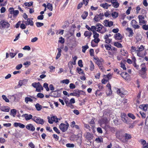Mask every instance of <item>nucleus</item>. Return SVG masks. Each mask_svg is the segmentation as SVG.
Instances as JSON below:
<instances>
[{
    "label": "nucleus",
    "mask_w": 148,
    "mask_h": 148,
    "mask_svg": "<svg viewBox=\"0 0 148 148\" xmlns=\"http://www.w3.org/2000/svg\"><path fill=\"white\" fill-rule=\"evenodd\" d=\"M37 84H38V85L37 88L36 89V91L38 92H40L41 90H43V88L39 82H38Z\"/></svg>",
    "instance_id": "1a4fd4ad"
},
{
    "label": "nucleus",
    "mask_w": 148,
    "mask_h": 148,
    "mask_svg": "<svg viewBox=\"0 0 148 148\" xmlns=\"http://www.w3.org/2000/svg\"><path fill=\"white\" fill-rule=\"evenodd\" d=\"M127 115L129 117L133 119H135V116L132 113H128Z\"/></svg>",
    "instance_id": "e433bc0d"
},
{
    "label": "nucleus",
    "mask_w": 148,
    "mask_h": 148,
    "mask_svg": "<svg viewBox=\"0 0 148 148\" xmlns=\"http://www.w3.org/2000/svg\"><path fill=\"white\" fill-rule=\"evenodd\" d=\"M2 97L6 102H9V100L7 98V97L5 95H2Z\"/></svg>",
    "instance_id": "49530a36"
},
{
    "label": "nucleus",
    "mask_w": 148,
    "mask_h": 148,
    "mask_svg": "<svg viewBox=\"0 0 148 148\" xmlns=\"http://www.w3.org/2000/svg\"><path fill=\"white\" fill-rule=\"evenodd\" d=\"M93 37L94 39H96L98 38L99 37V34L97 33L96 32H93Z\"/></svg>",
    "instance_id": "473e14b6"
},
{
    "label": "nucleus",
    "mask_w": 148,
    "mask_h": 148,
    "mask_svg": "<svg viewBox=\"0 0 148 148\" xmlns=\"http://www.w3.org/2000/svg\"><path fill=\"white\" fill-rule=\"evenodd\" d=\"M125 138L126 139H129L131 138L130 135L127 133H125Z\"/></svg>",
    "instance_id": "c9c22d12"
},
{
    "label": "nucleus",
    "mask_w": 148,
    "mask_h": 148,
    "mask_svg": "<svg viewBox=\"0 0 148 148\" xmlns=\"http://www.w3.org/2000/svg\"><path fill=\"white\" fill-rule=\"evenodd\" d=\"M111 45L110 46L106 44L105 45V47L106 48V49L108 50H111Z\"/></svg>",
    "instance_id": "3c124183"
},
{
    "label": "nucleus",
    "mask_w": 148,
    "mask_h": 148,
    "mask_svg": "<svg viewBox=\"0 0 148 148\" xmlns=\"http://www.w3.org/2000/svg\"><path fill=\"white\" fill-rule=\"evenodd\" d=\"M10 25V24L4 20H2L0 22V29H1L8 28Z\"/></svg>",
    "instance_id": "f257e3e1"
},
{
    "label": "nucleus",
    "mask_w": 148,
    "mask_h": 148,
    "mask_svg": "<svg viewBox=\"0 0 148 148\" xmlns=\"http://www.w3.org/2000/svg\"><path fill=\"white\" fill-rule=\"evenodd\" d=\"M24 4L25 5V6L30 7L33 4V2H30L29 3L27 2H25V3Z\"/></svg>",
    "instance_id": "f704fd0d"
},
{
    "label": "nucleus",
    "mask_w": 148,
    "mask_h": 148,
    "mask_svg": "<svg viewBox=\"0 0 148 148\" xmlns=\"http://www.w3.org/2000/svg\"><path fill=\"white\" fill-rule=\"evenodd\" d=\"M121 67L124 70H126V68L125 66V65L124 64L122 63V62H121Z\"/></svg>",
    "instance_id": "e2e57ef3"
},
{
    "label": "nucleus",
    "mask_w": 148,
    "mask_h": 148,
    "mask_svg": "<svg viewBox=\"0 0 148 148\" xmlns=\"http://www.w3.org/2000/svg\"><path fill=\"white\" fill-rule=\"evenodd\" d=\"M78 64L80 67H82L83 66V65L82 64V60H80L78 61Z\"/></svg>",
    "instance_id": "de8ad7c7"
},
{
    "label": "nucleus",
    "mask_w": 148,
    "mask_h": 148,
    "mask_svg": "<svg viewBox=\"0 0 148 148\" xmlns=\"http://www.w3.org/2000/svg\"><path fill=\"white\" fill-rule=\"evenodd\" d=\"M32 117L33 116L31 114H29V115L27 114L26 116H25V119L26 120L28 121L30 119H32H32H33Z\"/></svg>",
    "instance_id": "5701e85b"
},
{
    "label": "nucleus",
    "mask_w": 148,
    "mask_h": 148,
    "mask_svg": "<svg viewBox=\"0 0 148 148\" xmlns=\"http://www.w3.org/2000/svg\"><path fill=\"white\" fill-rule=\"evenodd\" d=\"M114 37L115 39L118 40L122 39L123 38L121 34L119 33L116 34Z\"/></svg>",
    "instance_id": "ddd939ff"
},
{
    "label": "nucleus",
    "mask_w": 148,
    "mask_h": 148,
    "mask_svg": "<svg viewBox=\"0 0 148 148\" xmlns=\"http://www.w3.org/2000/svg\"><path fill=\"white\" fill-rule=\"evenodd\" d=\"M37 97L38 98H42L44 97V95L42 93L40 92L38 93L37 94Z\"/></svg>",
    "instance_id": "72a5a7b5"
},
{
    "label": "nucleus",
    "mask_w": 148,
    "mask_h": 148,
    "mask_svg": "<svg viewBox=\"0 0 148 148\" xmlns=\"http://www.w3.org/2000/svg\"><path fill=\"white\" fill-rule=\"evenodd\" d=\"M108 5V4L107 3H105L104 4H101L100 5L105 9H107L108 7L107 5Z\"/></svg>",
    "instance_id": "a18cd8bd"
},
{
    "label": "nucleus",
    "mask_w": 148,
    "mask_h": 148,
    "mask_svg": "<svg viewBox=\"0 0 148 148\" xmlns=\"http://www.w3.org/2000/svg\"><path fill=\"white\" fill-rule=\"evenodd\" d=\"M25 25H30L31 26H33L34 23L32 20H31L30 18H27V21L25 22Z\"/></svg>",
    "instance_id": "f8f14e48"
},
{
    "label": "nucleus",
    "mask_w": 148,
    "mask_h": 148,
    "mask_svg": "<svg viewBox=\"0 0 148 148\" xmlns=\"http://www.w3.org/2000/svg\"><path fill=\"white\" fill-rule=\"evenodd\" d=\"M9 11L11 14H13L14 18L16 17L19 13V12L18 10H14V8L11 7L9 8Z\"/></svg>",
    "instance_id": "20e7f679"
},
{
    "label": "nucleus",
    "mask_w": 148,
    "mask_h": 148,
    "mask_svg": "<svg viewBox=\"0 0 148 148\" xmlns=\"http://www.w3.org/2000/svg\"><path fill=\"white\" fill-rule=\"evenodd\" d=\"M99 92L100 90H97L95 93L96 95H98L99 96H101L102 93H101Z\"/></svg>",
    "instance_id": "5fc2aeb1"
},
{
    "label": "nucleus",
    "mask_w": 148,
    "mask_h": 148,
    "mask_svg": "<svg viewBox=\"0 0 148 148\" xmlns=\"http://www.w3.org/2000/svg\"><path fill=\"white\" fill-rule=\"evenodd\" d=\"M69 87L71 89H73L75 88V86L73 84L71 83L70 84Z\"/></svg>",
    "instance_id": "6e6d98bb"
},
{
    "label": "nucleus",
    "mask_w": 148,
    "mask_h": 148,
    "mask_svg": "<svg viewBox=\"0 0 148 148\" xmlns=\"http://www.w3.org/2000/svg\"><path fill=\"white\" fill-rule=\"evenodd\" d=\"M16 110L15 109H12L10 111V115H12L14 117H15L16 114Z\"/></svg>",
    "instance_id": "a211bd4d"
},
{
    "label": "nucleus",
    "mask_w": 148,
    "mask_h": 148,
    "mask_svg": "<svg viewBox=\"0 0 148 148\" xmlns=\"http://www.w3.org/2000/svg\"><path fill=\"white\" fill-rule=\"evenodd\" d=\"M90 55L91 56H94V50L93 49H90Z\"/></svg>",
    "instance_id": "bf43d9fd"
},
{
    "label": "nucleus",
    "mask_w": 148,
    "mask_h": 148,
    "mask_svg": "<svg viewBox=\"0 0 148 148\" xmlns=\"http://www.w3.org/2000/svg\"><path fill=\"white\" fill-rule=\"evenodd\" d=\"M35 106L36 108L38 111H40L42 108V106L38 103H37Z\"/></svg>",
    "instance_id": "412c9836"
},
{
    "label": "nucleus",
    "mask_w": 148,
    "mask_h": 148,
    "mask_svg": "<svg viewBox=\"0 0 148 148\" xmlns=\"http://www.w3.org/2000/svg\"><path fill=\"white\" fill-rule=\"evenodd\" d=\"M89 48L88 46L86 45L82 47V51L83 53H85L87 49Z\"/></svg>",
    "instance_id": "2f4dec72"
},
{
    "label": "nucleus",
    "mask_w": 148,
    "mask_h": 148,
    "mask_svg": "<svg viewBox=\"0 0 148 148\" xmlns=\"http://www.w3.org/2000/svg\"><path fill=\"white\" fill-rule=\"evenodd\" d=\"M126 30H127L129 32L130 34V36H133V35L134 34V33L133 32L131 28H129V27H127L126 29Z\"/></svg>",
    "instance_id": "393cba45"
},
{
    "label": "nucleus",
    "mask_w": 148,
    "mask_h": 148,
    "mask_svg": "<svg viewBox=\"0 0 148 148\" xmlns=\"http://www.w3.org/2000/svg\"><path fill=\"white\" fill-rule=\"evenodd\" d=\"M73 62L70 61L68 64V66L69 69L70 70H72L73 66Z\"/></svg>",
    "instance_id": "c85d7f7f"
},
{
    "label": "nucleus",
    "mask_w": 148,
    "mask_h": 148,
    "mask_svg": "<svg viewBox=\"0 0 148 148\" xmlns=\"http://www.w3.org/2000/svg\"><path fill=\"white\" fill-rule=\"evenodd\" d=\"M47 9H49L50 11H52L53 7L51 4L50 3H48L47 5Z\"/></svg>",
    "instance_id": "b1692460"
},
{
    "label": "nucleus",
    "mask_w": 148,
    "mask_h": 148,
    "mask_svg": "<svg viewBox=\"0 0 148 148\" xmlns=\"http://www.w3.org/2000/svg\"><path fill=\"white\" fill-rule=\"evenodd\" d=\"M84 135L86 138L88 140H90L93 137V134L88 132H86Z\"/></svg>",
    "instance_id": "423d86ee"
},
{
    "label": "nucleus",
    "mask_w": 148,
    "mask_h": 148,
    "mask_svg": "<svg viewBox=\"0 0 148 148\" xmlns=\"http://www.w3.org/2000/svg\"><path fill=\"white\" fill-rule=\"evenodd\" d=\"M10 108L8 106H2L1 107V110L5 112H8L9 111Z\"/></svg>",
    "instance_id": "9d476101"
},
{
    "label": "nucleus",
    "mask_w": 148,
    "mask_h": 148,
    "mask_svg": "<svg viewBox=\"0 0 148 148\" xmlns=\"http://www.w3.org/2000/svg\"><path fill=\"white\" fill-rule=\"evenodd\" d=\"M100 19H99V18L98 16V15L97 14L95 16L94 18V20L96 22H97L99 21Z\"/></svg>",
    "instance_id": "a19ab883"
},
{
    "label": "nucleus",
    "mask_w": 148,
    "mask_h": 148,
    "mask_svg": "<svg viewBox=\"0 0 148 148\" xmlns=\"http://www.w3.org/2000/svg\"><path fill=\"white\" fill-rule=\"evenodd\" d=\"M140 114L141 116L144 119V118H145L146 115V114L145 113L143 112H141V111H140Z\"/></svg>",
    "instance_id": "864d4df0"
},
{
    "label": "nucleus",
    "mask_w": 148,
    "mask_h": 148,
    "mask_svg": "<svg viewBox=\"0 0 148 148\" xmlns=\"http://www.w3.org/2000/svg\"><path fill=\"white\" fill-rule=\"evenodd\" d=\"M138 49L137 50H135V51L137 52H140L142 51L144 49V47L142 45L140 47H138Z\"/></svg>",
    "instance_id": "a878e982"
},
{
    "label": "nucleus",
    "mask_w": 148,
    "mask_h": 148,
    "mask_svg": "<svg viewBox=\"0 0 148 148\" xmlns=\"http://www.w3.org/2000/svg\"><path fill=\"white\" fill-rule=\"evenodd\" d=\"M148 104L140 105L139 106V108L145 111H146L147 109Z\"/></svg>",
    "instance_id": "4468645a"
},
{
    "label": "nucleus",
    "mask_w": 148,
    "mask_h": 148,
    "mask_svg": "<svg viewBox=\"0 0 148 148\" xmlns=\"http://www.w3.org/2000/svg\"><path fill=\"white\" fill-rule=\"evenodd\" d=\"M22 67V64H20L18 65L16 67V69L18 70H20Z\"/></svg>",
    "instance_id": "603ef678"
},
{
    "label": "nucleus",
    "mask_w": 148,
    "mask_h": 148,
    "mask_svg": "<svg viewBox=\"0 0 148 148\" xmlns=\"http://www.w3.org/2000/svg\"><path fill=\"white\" fill-rule=\"evenodd\" d=\"M36 24L38 27H41L44 25L43 23L39 22H36Z\"/></svg>",
    "instance_id": "79ce46f5"
},
{
    "label": "nucleus",
    "mask_w": 148,
    "mask_h": 148,
    "mask_svg": "<svg viewBox=\"0 0 148 148\" xmlns=\"http://www.w3.org/2000/svg\"><path fill=\"white\" fill-rule=\"evenodd\" d=\"M97 15H98V16L100 19L102 20L103 19V17L104 16V14L103 13H100L99 14H97Z\"/></svg>",
    "instance_id": "0e129e2a"
},
{
    "label": "nucleus",
    "mask_w": 148,
    "mask_h": 148,
    "mask_svg": "<svg viewBox=\"0 0 148 148\" xmlns=\"http://www.w3.org/2000/svg\"><path fill=\"white\" fill-rule=\"evenodd\" d=\"M117 92L118 94L119 95L121 96H122V97H123V95H124V94L122 92H121L120 89H119L117 90Z\"/></svg>",
    "instance_id": "8fccbe9b"
},
{
    "label": "nucleus",
    "mask_w": 148,
    "mask_h": 148,
    "mask_svg": "<svg viewBox=\"0 0 148 148\" xmlns=\"http://www.w3.org/2000/svg\"><path fill=\"white\" fill-rule=\"evenodd\" d=\"M95 141H96L98 143H101L103 141V138H96Z\"/></svg>",
    "instance_id": "4c0bfd02"
},
{
    "label": "nucleus",
    "mask_w": 148,
    "mask_h": 148,
    "mask_svg": "<svg viewBox=\"0 0 148 148\" xmlns=\"http://www.w3.org/2000/svg\"><path fill=\"white\" fill-rule=\"evenodd\" d=\"M88 15V12L87 11H84L81 15V17L83 19L86 18Z\"/></svg>",
    "instance_id": "6ab92c4d"
},
{
    "label": "nucleus",
    "mask_w": 148,
    "mask_h": 148,
    "mask_svg": "<svg viewBox=\"0 0 148 148\" xmlns=\"http://www.w3.org/2000/svg\"><path fill=\"white\" fill-rule=\"evenodd\" d=\"M113 23L112 21H110L109 22V23L108 25H106V27H110L113 25Z\"/></svg>",
    "instance_id": "680f3d73"
},
{
    "label": "nucleus",
    "mask_w": 148,
    "mask_h": 148,
    "mask_svg": "<svg viewBox=\"0 0 148 148\" xmlns=\"http://www.w3.org/2000/svg\"><path fill=\"white\" fill-rule=\"evenodd\" d=\"M53 130L57 133L58 134H59L60 133L59 130H58V129L56 127H53Z\"/></svg>",
    "instance_id": "4d7b16f0"
},
{
    "label": "nucleus",
    "mask_w": 148,
    "mask_h": 148,
    "mask_svg": "<svg viewBox=\"0 0 148 148\" xmlns=\"http://www.w3.org/2000/svg\"><path fill=\"white\" fill-rule=\"evenodd\" d=\"M69 80L68 79H65L62 81H61V82L63 84H68L69 83Z\"/></svg>",
    "instance_id": "ea45409f"
},
{
    "label": "nucleus",
    "mask_w": 148,
    "mask_h": 148,
    "mask_svg": "<svg viewBox=\"0 0 148 148\" xmlns=\"http://www.w3.org/2000/svg\"><path fill=\"white\" fill-rule=\"evenodd\" d=\"M32 120L34 121L36 123L38 124L43 125L44 123V121L43 119H41L40 117L34 116Z\"/></svg>",
    "instance_id": "7ed1b4c3"
},
{
    "label": "nucleus",
    "mask_w": 148,
    "mask_h": 148,
    "mask_svg": "<svg viewBox=\"0 0 148 148\" xmlns=\"http://www.w3.org/2000/svg\"><path fill=\"white\" fill-rule=\"evenodd\" d=\"M58 90H55L52 91L49 94V96L54 97H58L60 96Z\"/></svg>",
    "instance_id": "39448f33"
},
{
    "label": "nucleus",
    "mask_w": 148,
    "mask_h": 148,
    "mask_svg": "<svg viewBox=\"0 0 148 148\" xmlns=\"http://www.w3.org/2000/svg\"><path fill=\"white\" fill-rule=\"evenodd\" d=\"M118 13L116 12H114L112 14V16L114 18H116L118 16Z\"/></svg>",
    "instance_id": "bb28decb"
},
{
    "label": "nucleus",
    "mask_w": 148,
    "mask_h": 148,
    "mask_svg": "<svg viewBox=\"0 0 148 148\" xmlns=\"http://www.w3.org/2000/svg\"><path fill=\"white\" fill-rule=\"evenodd\" d=\"M96 64L99 67L102 65V62L99 60H97Z\"/></svg>",
    "instance_id": "69168bd1"
},
{
    "label": "nucleus",
    "mask_w": 148,
    "mask_h": 148,
    "mask_svg": "<svg viewBox=\"0 0 148 148\" xmlns=\"http://www.w3.org/2000/svg\"><path fill=\"white\" fill-rule=\"evenodd\" d=\"M51 34V35H53L55 34V32H54L52 30V29L51 28L48 30V32L47 34L48 35H49Z\"/></svg>",
    "instance_id": "c756f323"
},
{
    "label": "nucleus",
    "mask_w": 148,
    "mask_h": 148,
    "mask_svg": "<svg viewBox=\"0 0 148 148\" xmlns=\"http://www.w3.org/2000/svg\"><path fill=\"white\" fill-rule=\"evenodd\" d=\"M112 4H113V6L114 7L116 8H118L119 6V4L118 2H116Z\"/></svg>",
    "instance_id": "c03bdc74"
},
{
    "label": "nucleus",
    "mask_w": 148,
    "mask_h": 148,
    "mask_svg": "<svg viewBox=\"0 0 148 148\" xmlns=\"http://www.w3.org/2000/svg\"><path fill=\"white\" fill-rule=\"evenodd\" d=\"M114 45L118 48H122L123 47L121 44L117 42H114Z\"/></svg>",
    "instance_id": "aec40b11"
},
{
    "label": "nucleus",
    "mask_w": 148,
    "mask_h": 148,
    "mask_svg": "<svg viewBox=\"0 0 148 148\" xmlns=\"http://www.w3.org/2000/svg\"><path fill=\"white\" fill-rule=\"evenodd\" d=\"M38 85V84H37V83L36 82L33 83L32 84V86L34 88H35L36 89L37 88Z\"/></svg>",
    "instance_id": "13d9d810"
},
{
    "label": "nucleus",
    "mask_w": 148,
    "mask_h": 148,
    "mask_svg": "<svg viewBox=\"0 0 148 148\" xmlns=\"http://www.w3.org/2000/svg\"><path fill=\"white\" fill-rule=\"evenodd\" d=\"M25 102L26 103H28L29 101L32 102L33 100L30 97H26L25 98Z\"/></svg>",
    "instance_id": "cd10ccee"
},
{
    "label": "nucleus",
    "mask_w": 148,
    "mask_h": 148,
    "mask_svg": "<svg viewBox=\"0 0 148 148\" xmlns=\"http://www.w3.org/2000/svg\"><path fill=\"white\" fill-rule=\"evenodd\" d=\"M80 92H83V91L82 90H79L77 89H75L74 90L73 92H74L75 95V96H77L78 97H79L80 96Z\"/></svg>",
    "instance_id": "2eb2a0df"
},
{
    "label": "nucleus",
    "mask_w": 148,
    "mask_h": 148,
    "mask_svg": "<svg viewBox=\"0 0 148 148\" xmlns=\"http://www.w3.org/2000/svg\"><path fill=\"white\" fill-rule=\"evenodd\" d=\"M139 23H142V24H145L146 21H145L144 19V16L141 15H140L138 16Z\"/></svg>",
    "instance_id": "0eeeda50"
},
{
    "label": "nucleus",
    "mask_w": 148,
    "mask_h": 148,
    "mask_svg": "<svg viewBox=\"0 0 148 148\" xmlns=\"http://www.w3.org/2000/svg\"><path fill=\"white\" fill-rule=\"evenodd\" d=\"M26 128L28 130L33 131H34L35 128L31 124H29L26 126Z\"/></svg>",
    "instance_id": "6e6552de"
},
{
    "label": "nucleus",
    "mask_w": 148,
    "mask_h": 148,
    "mask_svg": "<svg viewBox=\"0 0 148 148\" xmlns=\"http://www.w3.org/2000/svg\"><path fill=\"white\" fill-rule=\"evenodd\" d=\"M14 125L15 127H17L18 126L21 128H23L25 127V125L24 124L20 123H14Z\"/></svg>",
    "instance_id": "9b49d317"
},
{
    "label": "nucleus",
    "mask_w": 148,
    "mask_h": 148,
    "mask_svg": "<svg viewBox=\"0 0 148 148\" xmlns=\"http://www.w3.org/2000/svg\"><path fill=\"white\" fill-rule=\"evenodd\" d=\"M91 31L93 32H96V31L97 27L94 26H92L91 28Z\"/></svg>",
    "instance_id": "09e8293b"
},
{
    "label": "nucleus",
    "mask_w": 148,
    "mask_h": 148,
    "mask_svg": "<svg viewBox=\"0 0 148 148\" xmlns=\"http://www.w3.org/2000/svg\"><path fill=\"white\" fill-rule=\"evenodd\" d=\"M90 70L91 71H92L94 69V64L92 61H90Z\"/></svg>",
    "instance_id": "7c9ffc66"
},
{
    "label": "nucleus",
    "mask_w": 148,
    "mask_h": 148,
    "mask_svg": "<svg viewBox=\"0 0 148 148\" xmlns=\"http://www.w3.org/2000/svg\"><path fill=\"white\" fill-rule=\"evenodd\" d=\"M69 126V125L68 123H67V124L61 123L60 125L59 128L62 132H65L67 131Z\"/></svg>",
    "instance_id": "f03ea898"
},
{
    "label": "nucleus",
    "mask_w": 148,
    "mask_h": 148,
    "mask_svg": "<svg viewBox=\"0 0 148 148\" xmlns=\"http://www.w3.org/2000/svg\"><path fill=\"white\" fill-rule=\"evenodd\" d=\"M67 147L73 148L74 147L75 145L73 144L68 143L66 145Z\"/></svg>",
    "instance_id": "58836bf2"
},
{
    "label": "nucleus",
    "mask_w": 148,
    "mask_h": 148,
    "mask_svg": "<svg viewBox=\"0 0 148 148\" xmlns=\"http://www.w3.org/2000/svg\"><path fill=\"white\" fill-rule=\"evenodd\" d=\"M23 49L25 50H27L28 51H29L30 50L31 48L29 46H25L23 48Z\"/></svg>",
    "instance_id": "052dcab7"
},
{
    "label": "nucleus",
    "mask_w": 148,
    "mask_h": 148,
    "mask_svg": "<svg viewBox=\"0 0 148 148\" xmlns=\"http://www.w3.org/2000/svg\"><path fill=\"white\" fill-rule=\"evenodd\" d=\"M105 128L108 130L112 132H113L115 131V128L114 127H111L108 125H106L105 126Z\"/></svg>",
    "instance_id": "dca6fc26"
},
{
    "label": "nucleus",
    "mask_w": 148,
    "mask_h": 148,
    "mask_svg": "<svg viewBox=\"0 0 148 148\" xmlns=\"http://www.w3.org/2000/svg\"><path fill=\"white\" fill-rule=\"evenodd\" d=\"M145 30H148V25H143L142 27Z\"/></svg>",
    "instance_id": "774afa93"
},
{
    "label": "nucleus",
    "mask_w": 148,
    "mask_h": 148,
    "mask_svg": "<svg viewBox=\"0 0 148 148\" xmlns=\"http://www.w3.org/2000/svg\"><path fill=\"white\" fill-rule=\"evenodd\" d=\"M44 16L43 15H41L38 16L37 17V19L38 20H42L44 18Z\"/></svg>",
    "instance_id": "338daca9"
},
{
    "label": "nucleus",
    "mask_w": 148,
    "mask_h": 148,
    "mask_svg": "<svg viewBox=\"0 0 148 148\" xmlns=\"http://www.w3.org/2000/svg\"><path fill=\"white\" fill-rule=\"evenodd\" d=\"M51 120H53L54 121H56L57 123L58 122L59 119L56 116H53L51 117Z\"/></svg>",
    "instance_id": "37998d69"
},
{
    "label": "nucleus",
    "mask_w": 148,
    "mask_h": 148,
    "mask_svg": "<svg viewBox=\"0 0 148 148\" xmlns=\"http://www.w3.org/2000/svg\"><path fill=\"white\" fill-rule=\"evenodd\" d=\"M92 34V33L88 31H86L84 33V35L86 37H88V38H90Z\"/></svg>",
    "instance_id": "f3484780"
},
{
    "label": "nucleus",
    "mask_w": 148,
    "mask_h": 148,
    "mask_svg": "<svg viewBox=\"0 0 148 148\" xmlns=\"http://www.w3.org/2000/svg\"><path fill=\"white\" fill-rule=\"evenodd\" d=\"M77 73L79 74H80L81 73L82 74H83L84 75H85L83 71L81 68L79 67H77Z\"/></svg>",
    "instance_id": "4be33fe9"
}]
</instances>
